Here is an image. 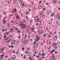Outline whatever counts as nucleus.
Returning <instances> with one entry per match:
<instances>
[{"label": "nucleus", "instance_id": "nucleus-51", "mask_svg": "<svg viewBox=\"0 0 60 60\" xmlns=\"http://www.w3.org/2000/svg\"><path fill=\"white\" fill-rule=\"evenodd\" d=\"M18 38H19V39H20V36H19L18 37Z\"/></svg>", "mask_w": 60, "mask_h": 60}, {"label": "nucleus", "instance_id": "nucleus-26", "mask_svg": "<svg viewBox=\"0 0 60 60\" xmlns=\"http://www.w3.org/2000/svg\"><path fill=\"white\" fill-rule=\"evenodd\" d=\"M22 24H22V22H19V25H21H21H22Z\"/></svg>", "mask_w": 60, "mask_h": 60}, {"label": "nucleus", "instance_id": "nucleus-21", "mask_svg": "<svg viewBox=\"0 0 60 60\" xmlns=\"http://www.w3.org/2000/svg\"><path fill=\"white\" fill-rule=\"evenodd\" d=\"M13 29H11L10 30V33H12V32H13Z\"/></svg>", "mask_w": 60, "mask_h": 60}, {"label": "nucleus", "instance_id": "nucleus-28", "mask_svg": "<svg viewBox=\"0 0 60 60\" xmlns=\"http://www.w3.org/2000/svg\"><path fill=\"white\" fill-rule=\"evenodd\" d=\"M52 46H55V44H53L52 45Z\"/></svg>", "mask_w": 60, "mask_h": 60}, {"label": "nucleus", "instance_id": "nucleus-61", "mask_svg": "<svg viewBox=\"0 0 60 60\" xmlns=\"http://www.w3.org/2000/svg\"><path fill=\"white\" fill-rule=\"evenodd\" d=\"M8 56H6V58H8Z\"/></svg>", "mask_w": 60, "mask_h": 60}, {"label": "nucleus", "instance_id": "nucleus-56", "mask_svg": "<svg viewBox=\"0 0 60 60\" xmlns=\"http://www.w3.org/2000/svg\"><path fill=\"white\" fill-rule=\"evenodd\" d=\"M31 57H29V59H31Z\"/></svg>", "mask_w": 60, "mask_h": 60}, {"label": "nucleus", "instance_id": "nucleus-6", "mask_svg": "<svg viewBox=\"0 0 60 60\" xmlns=\"http://www.w3.org/2000/svg\"><path fill=\"white\" fill-rule=\"evenodd\" d=\"M38 32L39 34H42V33H43V30H39Z\"/></svg>", "mask_w": 60, "mask_h": 60}, {"label": "nucleus", "instance_id": "nucleus-13", "mask_svg": "<svg viewBox=\"0 0 60 60\" xmlns=\"http://www.w3.org/2000/svg\"><path fill=\"white\" fill-rule=\"evenodd\" d=\"M3 23L4 24H6L7 22V21H6V20H3Z\"/></svg>", "mask_w": 60, "mask_h": 60}, {"label": "nucleus", "instance_id": "nucleus-40", "mask_svg": "<svg viewBox=\"0 0 60 60\" xmlns=\"http://www.w3.org/2000/svg\"><path fill=\"white\" fill-rule=\"evenodd\" d=\"M13 21H11V23H13Z\"/></svg>", "mask_w": 60, "mask_h": 60}, {"label": "nucleus", "instance_id": "nucleus-45", "mask_svg": "<svg viewBox=\"0 0 60 60\" xmlns=\"http://www.w3.org/2000/svg\"><path fill=\"white\" fill-rule=\"evenodd\" d=\"M44 53H42V55H41V56H43V55H44Z\"/></svg>", "mask_w": 60, "mask_h": 60}, {"label": "nucleus", "instance_id": "nucleus-37", "mask_svg": "<svg viewBox=\"0 0 60 60\" xmlns=\"http://www.w3.org/2000/svg\"><path fill=\"white\" fill-rule=\"evenodd\" d=\"M22 7H24V3H23V5H22Z\"/></svg>", "mask_w": 60, "mask_h": 60}, {"label": "nucleus", "instance_id": "nucleus-35", "mask_svg": "<svg viewBox=\"0 0 60 60\" xmlns=\"http://www.w3.org/2000/svg\"><path fill=\"white\" fill-rule=\"evenodd\" d=\"M58 21H57L56 22V23L57 24H58Z\"/></svg>", "mask_w": 60, "mask_h": 60}, {"label": "nucleus", "instance_id": "nucleus-43", "mask_svg": "<svg viewBox=\"0 0 60 60\" xmlns=\"http://www.w3.org/2000/svg\"><path fill=\"white\" fill-rule=\"evenodd\" d=\"M28 16H27L26 17V19H28Z\"/></svg>", "mask_w": 60, "mask_h": 60}, {"label": "nucleus", "instance_id": "nucleus-41", "mask_svg": "<svg viewBox=\"0 0 60 60\" xmlns=\"http://www.w3.org/2000/svg\"><path fill=\"white\" fill-rule=\"evenodd\" d=\"M37 40H39L40 38H37Z\"/></svg>", "mask_w": 60, "mask_h": 60}, {"label": "nucleus", "instance_id": "nucleus-57", "mask_svg": "<svg viewBox=\"0 0 60 60\" xmlns=\"http://www.w3.org/2000/svg\"><path fill=\"white\" fill-rule=\"evenodd\" d=\"M43 10H44V11H45V8H43Z\"/></svg>", "mask_w": 60, "mask_h": 60}, {"label": "nucleus", "instance_id": "nucleus-50", "mask_svg": "<svg viewBox=\"0 0 60 60\" xmlns=\"http://www.w3.org/2000/svg\"><path fill=\"white\" fill-rule=\"evenodd\" d=\"M55 44V45H56L57 44V43H54Z\"/></svg>", "mask_w": 60, "mask_h": 60}, {"label": "nucleus", "instance_id": "nucleus-34", "mask_svg": "<svg viewBox=\"0 0 60 60\" xmlns=\"http://www.w3.org/2000/svg\"><path fill=\"white\" fill-rule=\"evenodd\" d=\"M57 46H55L54 47V48L55 49H57Z\"/></svg>", "mask_w": 60, "mask_h": 60}, {"label": "nucleus", "instance_id": "nucleus-9", "mask_svg": "<svg viewBox=\"0 0 60 60\" xmlns=\"http://www.w3.org/2000/svg\"><path fill=\"white\" fill-rule=\"evenodd\" d=\"M55 59V58L54 57H52L51 56L49 58L50 60H53Z\"/></svg>", "mask_w": 60, "mask_h": 60}, {"label": "nucleus", "instance_id": "nucleus-27", "mask_svg": "<svg viewBox=\"0 0 60 60\" xmlns=\"http://www.w3.org/2000/svg\"><path fill=\"white\" fill-rule=\"evenodd\" d=\"M41 6H39L38 7V8L39 9H41Z\"/></svg>", "mask_w": 60, "mask_h": 60}, {"label": "nucleus", "instance_id": "nucleus-58", "mask_svg": "<svg viewBox=\"0 0 60 60\" xmlns=\"http://www.w3.org/2000/svg\"><path fill=\"white\" fill-rule=\"evenodd\" d=\"M15 30H17L18 29V28H15Z\"/></svg>", "mask_w": 60, "mask_h": 60}, {"label": "nucleus", "instance_id": "nucleus-18", "mask_svg": "<svg viewBox=\"0 0 60 60\" xmlns=\"http://www.w3.org/2000/svg\"><path fill=\"white\" fill-rule=\"evenodd\" d=\"M13 12H16V9H15L13 11Z\"/></svg>", "mask_w": 60, "mask_h": 60}, {"label": "nucleus", "instance_id": "nucleus-11", "mask_svg": "<svg viewBox=\"0 0 60 60\" xmlns=\"http://www.w3.org/2000/svg\"><path fill=\"white\" fill-rule=\"evenodd\" d=\"M15 40H12L11 42V45H13L14 43H15Z\"/></svg>", "mask_w": 60, "mask_h": 60}, {"label": "nucleus", "instance_id": "nucleus-16", "mask_svg": "<svg viewBox=\"0 0 60 60\" xmlns=\"http://www.w3.org/2000/svg\"><path fill=\"white\" fill-rule=\"evenodd\" d=\"M9 34V32H6L5 34V35H8Z\"/></svg>", "mask_w": 60, "mask_h": 60}, {"label": "nucleus", "instance_id": "nucleus-60", "mask_svg": "<svg viewBox=\"0 0 60 60\" xmlns=\"http://www.w3.org/2000/svg\"><path fill=\"white\" fill-rule=\"evenodd\" d=\"M58 53V52H55V53H56H56Z\"/></svg>", "mask_w": 60, "mask_h": 60}, {"label": "nucleus", "instance_id": "nucleus-10", "mask_svg": "<svg viewBox=\"0 0 60 60\" xmlns=\"http://www.w3.org/2000/svg\"><path fill=\"white\" fill-rule=\"evenodd\" d=\"M18 2L20 4V5H21L22 4V1H21V0H18Z\"/></svg>", "mask_w": 60, "mask_h": 60}, {"label": "nucleus", "instance_id": "nucleus-42", "mask_svg": "<svg viewBox=\"0 0 60 60\" xmlns=\"http://www.w3.org/2000/svg\"><path fill=\"white\" fill-rule=\"evenodd\" d=\"M4 29H2V31H3V32H4Z\"/></svg>", "mask_w": 60, "mask_h": 60}, {"label": "nucleus", "instance_id": "nucleus-52", "mask_svg": "<svg viewBox=\"0 0 60 60\" xmlns=\"http://www.w3.org/2000/svg\"><path fill=\"white\" fill-rule=\"evenodd\" d=\"M40 60H41V57H40L39 58V59Z\"/></svg>", "mask_w": 60, "mask_h": 60}, {"label": "nucleus", "instance_id": "nucleus-20", "mask_svg": "<svg viewBox=\"0 0 60 60\" xmlns=\"http://www.w3.org/2000/svg\"><path fill=\"white\" fill-rule=\"evenodd\" d=\"M54 51H55V50H53L51 52V53H53Z\"/></svg>", "mask_w": 60, "mask_h": 60}, {"label": "nucleus", "instance_id": "nucleus-44", "mask_svg": "<svg viewBox=\"0 0 60 60\" xmlns=\"http://www.w3.org/2000/svg\"><path fill=\"white\" fill-rule=\"evenodd\" d=\"M41 1H39V4H41Z\"/></svg>", "mask_w": 60, "mask_h": 60}, {"label": "nucleus", "instance_id": "nucleus-53", "mask_svg": "<svg viewBox=\"0 0 60 60\" xmlns=\"http://www.w3.org/2000/svg\"><path fill=\"white\" fill-rule=\"evenodd\" d=\"M48 3H46V5H48Z\"/></svg>", "mask_w": 60, "mask_h": 60}, {"label": "nucleus", "instance_id": "nucleus-22", "mask_svg": "<svg viewBox=\"0 0 60 60\" xmlns=\"http://www.w3.org/2000/svg\"><path fill=\"white\" fill-rule=\"evenodd\" d=\"M10 23L9 22H8L7 23V25H8V26H10Z\"/></svg>", "mask_w": 60, "mask_h": 60}, {"label": "nucleus", "instance_id": "nucleus-36", "mask_svg": "<svg viewBox=\"0 0 60 60\" xmlns=\"http://www.w3.org/2000/svg\"><path fill=\"white\" fill-rule=\"evenodd\" d=\"M4 54L1 55V57L2 58H3L4 57Z\"/></svg>", "mask_w": 60, "mask_h": 60}, {"label": "nucleus", "instance_id": "nucleus-14", "mask_svg": "<svg viewBox=\"0 0 60 60\" xmlns=\"http://www.w3.org/2000/svg\"><path fill=\"white\" fill-rule=\"evenodd\" d=\"M38 44H35L34 46V48H36L37 46H38Z\"/></svg>", "mask_w": 60, "mask_h": 60}, {"label": "nucleus", "instance_id": "nucleus-24", "mask_svg": "<svg viewBox=\"0 0 60 60\" xmlns=\"http://www.w3.org/2000/svg\"><path fill=\"white\" fill-rule=\"evenodd\" d=\"M26 31L27 33H28V32H29V31H30V30H29V29H27L26 30Z\"/></svg>", "mask_w": 60, "mask_h": 60}, {"label": "nucleus", "instance_id": "nucleus-2", "mask_svg": "<svg viewBox=\"0 0 60 60\" xmlns=\"http://www.w3.org/2000/svg\"><path fill=\"white\" fill-rule=\"evenodd\" d=\"M10 41H11V38L9 37H8L6 38L5 41L7 43H9Z\"/></svg>", "mask_w": 60, "mask_h": 60}, {"label": "nucleus", "instance_id": "nucleus-31", "mask_svg": "<svg viewBox=\"0 0 60 60\" xmlns=\"http://www.w3.org/2000/svg\"><path fill=\"white\" fill-rule=\"evenodd\" d=\"M17 31H18V33H20V30L19 31V30H17Z\"/></svg>", "mask_w": 60, "mask_h": 60}, {"label": "nucleus", "instance_id": "nucleus-64", "mask_svg": "<svg viewBox=\"0 0 60 60\" xmlns=\"http://www.w3.org/2000/svg\"><path fill=\"white\" fill-rule=\"evenodd\" d=\"M58 10H60V8H58Z\"/></svg>", "mask_w": 60, "mask_h": 60}, {"label": "nucleus", "instance_id": "nucleus-12", "mask_svg": "<svg viewBox=\"0 0 60 60\" xmlns=\"http://www.w3.org/2000/svg\"><path fill=\"white\" fill-rule=\"evenodd\" d=\"M38 19H39V17L38 16L34 18L35 20H38Z\"/></svg>", "mask_w": 60, "mask_h": 60}, {"label": "nucleus", "instance_id": "nucleus-15", "mask_svg": "<svg viewBox=\"0 0 60 60\" xmlns=\"http://www.w3.org/2000/svg\"><path fill=\"white\" fill-rule=\"evenodd\" d=\"M16 19H19V16L18 15H17L16 16Z\"/></svg>", "mask_w": 60, "mask_h": 60}, {"label": "nucleus", "instance_id": "nucleus-8", "mask_svg": "<svg viewBox=\"0 0 60 60\" xmlns=\"http://www.w3.org/2000/svg\"><path fill=\"white\" fill-rule=\"evenodd\" d=\"M4 48L3 47L2 49H1L0 50V53H2L4 50Z\"/></svg>", "mask_w": 60, "mask_h": 60}, {"label": "nucleus", "instance_id": "nucleus-25", "mask_svg": "<svg viewBox=\"0 0 60 60\" xmlns=\"http://www.w3.org/2000/svg\"><path fill=\"white\" fill-rule=\"evenodd\" d=\"M34 28L31 29V30L32 31V32H34Z\"/></svg>", "mask_w": 60, "mask_h": 60}, {"label": "nucleus", "instance_id": "nucleus-54", "mask_svg": "<svg viewBox=\"0 0 60 60\" xmlns=\"http://www.w3.org/2000/svg\"><path fill=\"white\" fill-rule=\"evenodd\" d=\"M23 21L24 22H26V21L25 20H23Z\"/></svg>", "mask_w": 60, "mask_h": 60}, {"label": "nucleus", "instance_id": "nucleus-46", "mask_svg": "<svg viewBox=\"0 0 60 60\" xmlns=\"http://www.w3.org/2000/svg\"><path fill=\"white\" fill-rule=\"evenodd\" d=\"M28 50H30V48H28V49H27Z\"/></svg>", "mask_w": 60, "mask_h": 60}, {"label": "nucleus", "instance_id": "nucleus-47", "mask_svg": "<svg viewBox=\"0 0 60 60\" xmlns=\"http://www.w3.org/2000/svg\"><path fill=\"white\" fill-rule=\"evenodd\" d=\"M43 36H44V37H46V35L45 34H44V35Z\"/></svg>", "mask_w": 60, "mask_h": 60}, {"label": "nucleus", "instance_id": "nucleus-1", "mask_svg": "<svg viewBox=\"0 0 60 60\" xmlns=\"http://www.w3.org/2000/svg\"><path fill=\"white\" fill-rule=\"evenodd\" d=\"M22 41L23 43H24L25 45H27L28 43V40H26V39L24 38H22Z\"/></svg>", "mask_w": 60, "mask_h": 60}, {"label": "nucleus", "instance_id": "nucleus-55", "mask_svg": "<svg viewBox=\"0 0 60 60\" xmlns=\"http://www.w3.org/2000/svg\"><path fill=\"white\" fill-rule=\"evenodd\" d=\"M34 43L35 44L36 43V41H34Z\"/></svg>", "mask_w": 60, "mask_h": 60}, {"label": "nucleus", "instance_id": "nucleus-38", "mask_svg": "<svg viewBox=\"0 0 60 60\" xmlns=\"http://www.w3.org/2000/svg\"><path fill=\"white\" fill-rule=\"evenodd\" d=\"M10 46H11V48H13V46L11 45Z\"/></svg>", "mask_w": 60, "mask_h": 60}, {"label": "nucleus", "instance_id": "nucleus-3", "mask_svg": "<svg viewBox=\"0 0 60 60\" xmlns=\"http://www.w3.org/2000/svg\"><path fill=\"white\" fill-rule=\"evenodd\" d=\"M16 57V55H12L11 57V58L12 59H14Z\"/></svg>", "mask_w": 60, "mask_h": 60}, {"label": "nucleus", "instance_id": "nucleus-48", "mask_svg": "<svg viewBox=\"0 0 60 60\" xmlns=\"http://www.w3.org/2000/svg\"><path fill=\"white\" fill-rule=\"evenodd\" d=\"M36 41H37V42H38V40H37V39H36Z\"/></svg>", "mask_w": 60, "mask_h": 60}, {"label": "nucleus", "instance_id": "nucleus-39", "mask_svg": "<svg viewBox=\"0 0 60 60\" xmlns=\"http://www.w3.org/2000/svg\"><path fill=\"white\" fill-rule=\"evenodd\" d=\"M19 51H17L16 52V53H17V54H19Z\"/></svg>", "mask_w": 60, "mask_h": 60}, {"label": "nucleus", "instance_id": "nucleus-29", "mask_svg": "<svg viewBox=\"0 0 60 60\" xmlns=\"http://www.w3.org/2000/svg\"><path fill=\"white\" fill-rule=\"evenodd\" d=\"M4 38H4V40H6V39L5 38H6V36H5L4 37Z\"/></svg>", "mask_w": 60, "mask_h": 60}, {"label": "nucleus", "instance_id": "nucleus-4", "mask_svg": "<svg viewBox=\"0 0 60 60\" xmlns=\"http://www.w3.org/2000/svg\"><path fill=\"white\" fill-rule=\"evenodd\" d=\"M21 28H22V29H23L26 28V26L25 25L22 24H21Z\"/></svg>", "mask_w": 60, "mask_h": 60}, {"label": "nucleus", "instance_id": "nucleus-32", "mask_svg": "<svg viewBox=\"0 0 60 60\" xmlns=\"http://www.w3.org/2000/svg\"><path fill=\"white\" fill-rule=\"evenodd\" d=\"M52 56H53V57H55V54H52Z\"/></svg>", "mask_w": 60, "mask_h": 60}, {"label": "nucleus", "instance_id": "nucleus-63", "mask_svg": "<svg viewBox=\"0 0 60 60\" xmlns=\"http://www.w3.org/2000/svg\"><path fill=\"white\" fill-rule=\"evenodd\" d=\"M7 30H8V29L7 28V29H6V30H5V31H7Z\"/></svg>", "mask_w": 60, "mask_h": 60}, {"label": "nucleus", "instance_id": "nucleus-62", "mask_svg": "<svg viewBox=\"0 0 60 60\" xmlns=\"http://www.w3.org/2000/svg\"><path fill=\"white\" fill-rule=\"evenodd\" d=\"M51 42H49V43H48V45H49V44H50V43Z\"/></svg>", "mask_w": 60, "mask_h": 60}, {"label": "nucleus", "instance_id": "nucleus-7", "mask_svg": "<svg viewBox=\"0 0 60 60\" xmlns=\"http://www.w3.org/2000/svg\"><path fill=\"white\" fill-rule=\"evenodd\" d=\"M57 35H56L53 38V40L54 41H56V39H57Z\"/></svg>", "mask_w": 60, "mask_h": 60}, {"label": "nucleus", "instance_id": "nucleus-5", "mask_svg": "<svg viewBox=\"0 0 60 60\" xmlns=\"http://www.w3.org/2000/svg\"><path fill=\"white\" fill-rule=\"evenodd\" d=\"M47 15H49L51 13V11L49 10L47 11Z\"/></svg>", "mask_w": 60, "mask_h": 60}, {"label": "nucleus", "instance_id": "nucleus-17", "mask_svg": "<svg viewBox=\"0 0 60 60\" xmlns=\"http://www.w3.org/2000/svg\"><path fill=\"white\" fill-rule=\"evenodd\" d=\"M56 17L57 19H60V16H59V15H57L56 16Z\"/></svg>", "mask_w": 60, "mask_h": 60}, {"label": "nucleus", "instance_id": "nucleus-49", "mask_svg": "<svg viewBox=\"0 0 60 60\" xmlns=\"http://www.w3.org/2000/svg\"><path fill=\"white\" fill-rule=\"evenodd\" d=\"M28 53V51L26 52H25V54H27Z\"/></svg>", "mask_w": 60, "mask_h": 60}, {"label": "nucleus", "instance_id": "nucleus-19", "mask_svg": "<svg viewBox=\"0 0 60 60\" xmlns=\"http://www.w3.org/2000/svg\"><path fill=\"white\" fill-rule=\"evenodd\" d=\"M53 2L54 4H56V0H54L53 1Z\"/></svg>", "mask_w": 60, "mask_h": 60}, {"label": "nucleus", "instance_id": "nucleus-33", "mask_svg": "<svg viewBox=\"0 0 60 60\" xmlns=\"http://www.w3.org/2000/svg\"><path fill=\"white\" fill-rule=\"evenodd\" d=\"M4 19H6V18L4 17V18L2 20H4Z\"/></svg>", "mask_w": 60, "mask_h": 60}, {"label": "nucleus", "instance_id": "nucleus-59", "mask_svg": "<svg viewBox=\"0 0 60 60\" xmlns=\"http://www.w3.org/2000/svg\"><path fill=\"white\" fill-rule=\"evenodd\" d=\"M22 50H24V48H22Z\"/></svg>", "mask_w": 60, "mask_h": 60}, {"label": "nucleus", "instance_id": "nucleus-23", "mask_svg": "<svg viewBox=\"0 0 60 60\" xmlns=\"http://www.w3.org/2000/svg\"><path fill=\"white\" fill-rule=\"evenodd\" d=\"M43 13V11H42L41 13H40V15H42Z\"/></svg>", "mask_w": 60, "mask_h": 60}, {"label": "nucleus", "instance_id": "nucleus-30", "mask_svg": "<svg viewBox=\"0 0 60 60\" xmlns=\"http://www.w3.org/2000/svg\"><path fill=\"white\" fill-rule=\"evenodd\" d=\"M54 15V13H53L51 15V16H53Z\"/></svg>", "mask_w": 60, "mask_h": 60}]
</instances>
